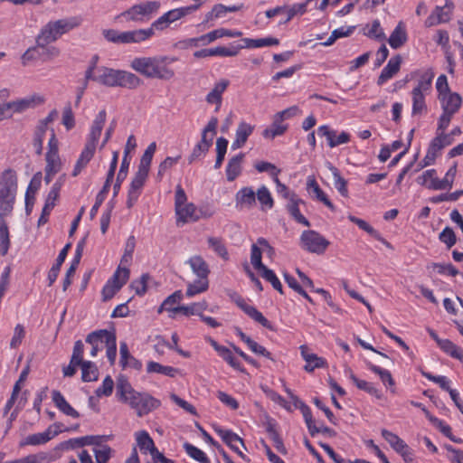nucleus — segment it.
Here are the masks:
<instances>
[{"instance_id":"f257e3e1","label":"nucleus","mask_w":463,"mask_h":463,"mask_svg":"<svg viewBox=\"0 0 463 463\" xmlns=\"http://www.w3.org/2000/svg\"><path fill=\"white\" fill-rule=\"evenodd\" d=\"M117 396L142 417L160 406V401L146 392H136L126 379H118L117 383Z\"/></svg>"},{"instance_id":"f03ea898","label":"nucleus","mask_w":463,"mask_h":463,"mask_svg":"<svg viewBox=\"0 0 463 463\" xmlns=\"http://www.w3.org/2000/svg\"><path fill=\"white\" fill-rule=\"evenodd\" d=\"M106 121V111L102 109L96 116L93 121L89 138L85 144L84 149L81 151L80 157L78 158L74 169L72 171V176H77L86 167L89 162L94 156L96 150V144L101 135L103 126Z\"/></svg>"},{"instance_id":"7ed1b4c3","label":"nucleus","mask_w":463,"mask_h":463,"mask_svg":"<svg viewBox=\"0 0 463 463\" xmlns=\"http://www.w3.org/2000/svg\"><path fill=\"white\" fill-rule=\"evenodd\" d=\"M95 81L108 87H121L130 90L137 89L142 83L141 79L132 72L108 67L98 69Z\"/></svg>"},{"instance_id":"20e7f679","label":"nucleus","mask_w":463,"mask_h":463,"mask_svg":"<svg viewBox=\"0 0 463 463\" xmlns=\"http://www.w3.org/2000/svg\"><path fill=\"white\" fill-rule=\"evenodd\" d=\"M17 192V176L13 169L5 170L0 176V214L9 215Z\"/></svg>"},{"instance_id":"39448f33","label":"nucleus","mask_w":463,"mask_h":463,"mask_svg":"<svg viewBox=\"0 0 463 463\" xmlns=\"http://www.w3.org/2000/svg\"><path fill=\"white\" fill-rule=\"evenodd\" d=\"M160 8L158 1H146L134 5L117 16L126 22H144L150 19L151 15Z\"/></svg>"},{"instance_id":"423d86ee","label":"nucleus","mask_w":463,"mask_h":463,"mask_svg":"<svg viewBox=\"0 0 463 463\" xmlns=\"http://www.w3.org/2000/svg\"><path fill=\"white\" fill-rule=\"evenodd\" d=\"M72 27L73 25L70 24V23L65 20H58L47 24L36 38L37 46L44 47L50 43L56 41L59 36L65 33Z\"/></svg>"},{"instance_id":"0eeeda50","label":"nucleus","mask_w":463,"mask_h":463,"mask_svg":"<svg viewBox=\"0 0 463 463\" xmlns=\"http://www.w3.org/2000/svg\"><path fill=\"white\" fill-rule=\"evenodd\" d=\"M301 247L311 253L323 254L330 242L314 230L304 231L300 236Z\"/></svg>"},{"instance_id":"6e6552de","label":"nucleus","mask_w":463,"mask_h":463,"mask_svg":"<svg viewBox=\"0 0 463 463\" xmlns=\"http://www.w3.org/2000/svg\"><path fill=\"white\" fill-rule=\"evenodd\" d=\"M175 61H177L175 57L156 56L151 79L171 80L175 76V71L169 67V64Z\"/></svg>"},{"instance_id":"1a4fd4ad","label":"nucleus","mask_w":463,"mask_h":463,"mask_svg":"<svg viewBox=\"0 0 463 463\" xmlns=\"http://www.w3.org/2000/svg\"><path fill=\"white\" fill-rule=\"evenodd\" d=\"M234 302L245 314H247L254 321L260 324L263 327L270 331H275L274 326L262 315V313L257 310V308H255L253 306L247 304L246 301L241 296H237L234 298Z\"/></svg>"},{"instance_id":"9d476101","label":"nucleus","mask_w":463,"mask_h":463,"mask_svg":"<svg viewBox=\"0 0 463 463\" xmlns=\"http://www.w3.org/2000/svg\"><path fill=\"white\" fill-rule=\"evenodd\" d=\"M234 302L245 314H247L254 321L260 324L263 327L270 331H275L274 326L262 315V313L257 310V308H255L253 306L247 304L246 301L241 296H237L234 298Z\"/></svg>"},{"instance_id":"9b49d317","label":"nucleus","mask_w":463,"mask_h":463,"mask_svg":"<svg viewBox=\"0 0 463 463\" xmlns=\"http://www.w3.org/2000/svg\"><path fill=\"white\" fill-rule=\"evenodd\" d=\"M241 47H235V45H232L231 47L218 46L196 51L194 52V56L198 59L210 56L234 57L239 53Z\"/></svg>"},{"instance_id":"f8f14e48","label":"nucleus","mask_w":463,"mask_h":463,"mask_svg":"<svg viewBox=\"0 0 463 463\" xmlns=\"http://www.w3.org/2000/svg\"><path fill=\"white\" fill-rule=\"evenodd\" d=\"M317 134L321 137H326L328 141V146L330 147H335L336 146L345 144L350 140V135L347 132L343 131L338 136H336V132L331 130L328 126H321L317 129Z\"/></svg>"},{"instance_id":"ddd939ff","label":"nucleus","mask_w":463,"mask_h":463,"mask_svg":"<svg viewBox=\"0 0 463 463\" xmlns=\"http://www.w3.org/2000/svg\"><path fill=\"white\" fill-rule=\"evenodd\" d=\"M438 99L440 102L443 112L451 115L456 114L462 104V98L457 92L447 93Z\"/></svg>"},{"instance_id":"4468645a","label":"nucleus","mask_w":463,"mask_h":463,"mask_svg":"<svg viewBox=\"0 0 463 463\" xmlns=\"http://www.w3.org/2000/svg\"><path fill=\"white\" fill-rule=\"evenodd\" d=\"M402 61V57L400 54L392 57L378 77L377 84L383 85L385 81L392 78L400 71Z\"/></svg>"},{"instance_id":"2eb2a0df","label":"nucleus","mask_w":463,"mask_h":463,"mask_svg":"<svg viewBox=\"0 0 463 463\" xmlns=\"http://www.w3.org/2000/svg\"><path fill=\"white\" fill-rule=\"evenodd\" d=\"M154 35L152 29H138L120 33L119 43H141Z\"/></svg>"},{"instance_id":"dca6fc26","label":"nucleus","mask_w":463,"mask_h":463,"mask_svg":"<svg viewBox=\"0 0 463 463\" xmlns=\"http://www.w3.org/2000/svg\"><path fill=\"white\" fill-rule=\"evenodd\" d=\"M109 334L110 331L107 329H99L90 333L86 336V343L91 345L90 355L92 357H95L98 354L100 350V344L104 343L106 345L107 338Z\"/></svg>"},{"instance_id":"f3484780","label":"nucleus","mask_w":463,"mask_h":463,"mask_svg":"<svg viewBox=\"0 0 463 463\" xmlns=\"http://www.w3.org/2000/svg\"><path fill=\"white\" fill-rule=\"evenodd\" d=\"M300 350L301 355L307 363L304 366L305 371L310 373L316 368H324L327 365L326 361L323 357H319L316 354L309 353L307 346L301 345Z\"/></svg>"},{"instance_id":"a211bd4d","label":"nucleus","mask_w":463,"mask_h":463,"mask_svg":"<svg viewBox=\"0 0 463 463\" xmlns=\"http://www.w3.org/2000/svg\"><path fill=\"white\" fill-rule=\"evenodd\" d=\"M230 84L228 80H221L215 83L213 90L206 95L205 100L208 104H215V111L221 108L222 101V93L226 90Z\"/></svg>"},{"instance_id":"6ab92c4d","label":"nucleus","mask_w":463,"mask_h":463,"mask_svg":"<svg viewBox=\"0 0 463 463\" xmlns=\"http://www.w3.org/2000/svg\"><path fill=\"white\" fill-rule=\"evenodd\" d=\"M254 126L241 121L236 129L235 139L232 143V149L236 150L241 148L248 140V137L252 134Z\"/></svg>"},{"instance_id":"aec40b11","label":"nucleus","mask_w":463,"mask_h":463,"mask_svg":"<svg viewBox=\"0 0 463 463\" xmlns=\"http://www.w3.org/2000/svg\"><path fill=\"white\" fill-rule=\"evenodd\" d=\"M155 60L156 56L135 58L131 61L130 67L141 75L151 79Z\"/></svg>"},{"instance_id":"412c9836","label":"nucleus","mask_w":463,"mask_h":463,"mask_svg":"<svg viewBox=\"0 0 463 463\" xmlns=\"http://www.w3.org/2000/svg\"><path fill=\"white\" fill-rule=\"evenodd\" d=\"M307 190L309 194L312 193L315 194V198L322 202L331 211H335V207L332 202L327 198L323 190L320 188L314 175H309L307 180Z\"/></svg>"},{"instance_id":"4be33fe9","label":"nucleus","mask_w":463,"mask_h":463,"mask_svg":"<svg viewBox=\"0 0 463 463\" xmlns=\"http://www.w3.org/2000/svg\"><path fill=\"white\" fill-rule=\"evenodd\" d=\"M217 433L222 438L223 442L226 443L233 451H235L242 458H245L242 451H241L238 445H236L238 442L241 445L242 448L246 449L241 438H240L236 433L228 430H218Z\"/></svg>"},{"instance_id":"5701e85b","label":"nucleus","mask_w":463,"mask_h":463,"mask_svg":"<svg viewBox=\"0 0 463 463\" xmlns=\"http://www.w3.org/2000/svg\"><path fill=\"white\" fill-rule=\"evenodd\" d=\"M244 157L245 155L243 153H240L232 156L228 161L226 166V178L229 182L234 181L241 174Z\"/></svg>"},{"instance_id":"b1692460","label":"nucleus","mask_w":463,"mask_h":463,"mask_svg":"<svg viewBox=\"0 0 463 463\" xmlns=\"http://www.w3.org/2000/svg\"><path fill=\"white\" fill-rule=\"evenodd\" d=\"M175 214L177 225L180 222L186 223L189 222H196L200 219V216L196 214V207L192 203H185L179 207V209H176Z\"/></svg>"},{"instance_id":"393cba45","label":"nucleus","mask_w":463,"mask_h":463,"mask_svg":"<svg viewBox=\"0 0 463 463\" xmlns=\"http://www.w3.org/2000/svg\"><path fill=\"white\" fill-rule=\"evenodd\" d=\"M299 204H305V202L298 198V196L292 197L287 204V210L290 216L298 223L303 224L306 227L310 226L309 221L301 214L299 211Z\"/></svg>"},{"instance_id":"a878e982","label":"nucleus","mask_w":463,"mask_h":463,"mask_svg":"<svg viewBox=\"0 0 463 463\" xmlns=\"http://www.w3.org/2000/svg\"><path fill=\"white\" fill-rule=\"evenodd\" d=\"M213 145V138L210 137H201V140L194 146L192 153L188 156L187 160L189 164H193L194 161L201 159L209 151L210 147Z\"/></svg>"},{"instance_id":"bb28decb","label":"nucleus","mask_w":463,"mask_h":463,"mask_svg":"<svg viewBox=\"0 0 463 463\" xmlns=\"http://www.w3.org/2000/svg\"><path fill=\"white\" fill-rule=\"evenodd\" d=\"M52 402L55 406L65 415L72 418H79L80 413L72 408L70 403L65 400L60 391L54 390L52 392Z\"/></svg>"},{"instance_id":"cd10ccee","label":"nucleus","mask_w":463,"mask_h":463,"mask_svg":"<svg viewBox=\"0 0 463 463\" xmlns=\"http://www.w3.org/2000/svg\"><path fill=\"white\" fill-rule=\"evenodd\" d=\"M237 207L250 208L255 204L256 194L251 187H243L235 195Z\"/></svg>"},{"instance_id":"c85d7f7f","label":"nucleus","mask_w":463,"mask_h":463,"mask_svg":"<svg viewBox=\"0 0 463 463\" xmlns=\"http://www.w3.org/2000/svg\"><path fill=\"white\" fill-rule=\"evenodd\" d=\"M408 40L405 25L402 22H399L397 26L391 33L388 43L392 49H399Z\"/></svg>"},{"instance_id":"c756f323","label":"nucleus","mask_w":463,"mask_h":463,"mask_svg":"<svg viewBox=\"0 0 463 463\" xmlns=\"http://www.w3.org/2000/svg\"><path fill=\"white\" fill-rule=\"evenodd\" d=\"M188 263L194 274L199 279H208L210 269L206 261L199 255L193 256L189 259Z\"/></svg>"},{"instance_id":"7c9ffc66","label":"nucleus","mask_w":463,"mask_h":463,"mask_svg":"<svg viewBox=\"0 0 463 463\" xmlns=\"http://www.w3.org/2000/svg\"><path fill=\"white\" fill-rule=\"evenodd\" d=\"M348 219L352 222L355 223L360 229L366 232L371 236H373L375 240L381 241L387 248H392L391 243L389 241H387L384 238H383L382 235L375 229H373L368 222H366L364 220L357 218L354 215H349Z\"/></svg>"},{"instance_id":"2f4dec72","label":"nucleus","mask_w":463,"mask_h":463,"mask_svg":"<svg viewBox=\"0 0 463 463\" xmlns=\"http://www.w3.org/2000/svg\"><path fill=\"white\" fill-rule=\"evenodd\" d=\"M241 42H243V45H236L235 47H241V50L243 48H260L264 46H273L278 45L279 43V39L274 37L260 39L243 38Z\"/></svg>"},{"instance_id":"473e14b6","label":"nucleus","mask_w":463,"mask_h":463,"mask_svg":"<svg viewBox=\"0 0 463 463\" xmlns=\"http://www.w3.org/2000/svg\"><path fill=\"white\" fill-rule=\"evenodd\" d=\"M327 168L334 177V185L339 194L344 197H348L347 181L340 175L339 170L331 163H327Z\"/></svg>"},{"instance_id":"72a5a7b5","label":"nucleus","mask_w":463,"mask_h":463,"mask_svg":"<svg viewBox=\"0 0 463 463\" xmlns=\"http://www.w3.org/2000/svg\"><path fill=\"white\" fill-rule=\"evenodd\" d=\"M208 307L206 301L193 303L189 306H178L174 309V313H182L184 316L197 315L201 317L203 311Z\"/></svg>"},{"instance_id":"f704fd0d","label":"nucleus","mask_w":463,"mask_h":463,"mask_svg":"<svg viewBox=\"0 0 463 463\" xmlns=\"http://www.w3.org/2000/svg\"><path fill=\"white\" fill-rule=\"evenodd\" d=\"M28 373H29V367L27 366L22 371V373L19 376V379L16 381V383L14 385L11 397L9 398V400L7 401V402L5 406V414H6L14 406V404L17 399V396L21 391V384L25 381Z\"/></svg>"},{"instance_id":"c9c22d12","label":"nucleus","mask_w":463,"mask_h":463,"mask_svg":"<svg viewBox=\"0 0 463 463\" xmlns=\"http://www.w3.org/2000/svg\"><path fill=\"white\" fill-rule=\"evenodd\" d=\"M438 345L447 354L461 362L463 361V350L449 339H442L441 341H439Z\"/></svg>"},{"instance_id":"e433bc0d","label":"nucleus","mask_w":463,"mask_h":463,"mask_svg":"<svg viewBox=\"0 0 463 463\" xmlns=\"http://www.w3.org/2000/svg\"><path fill=\"white\" fill-rule=\"evenodd\" d=\"M146 371L148 373H157L169 377H175V375L180 372L178 368L162 365L159 363L150 361L147 363Z\"/></svg>"},{"instance_id":"4c0bfd02","label":"nucleus","mask_w":463,"mask_h":463,"mask_svg":"<svg viewBox=\"0 0 463 463\" xmlns=\"http://www.w3.org/2000/svg\"><path fill=\"white\" fill-rule=\"evenodd\" d=\"M382 436L397 453L406 449L408 446L398 435L385 429L382 430Z\"/></svg>"},{"instance_id":"58836bf2","label":"nucleus","mask_w":463,"mask_h":463,"mask_svg":"<svg viewBox=\"0 0 463 463\" xmlns=\"http://www.w3.org/2000/svg\"><path fill=\"white\" fill-rule=\"evenodd\" d=\"M349 377L358 389L364 391L371 395L375 396L377 399L382 398V392L378 389H376L373 383L366 382L364 380H360L351 371Z\"/></svg>"},{"instance_id":"ea45409f","label":"nucleus","mask_w":463,"mask_h":463,"mask_svg":"<svg viewBox=\"0 0 463 463\" xmlns=\"http://www.w3.org/2000/svg\"><path fill=\"white\" fill-rule=\"evenodd\" d=\"M0 214V252L5 256L10 247L9 231L5 217Z\"/></svg>"},{"instance_id":"a19ab883","label":"nucleus","mask_w":463,"mask_h":463,"mask_svg":"<svg viewBox=\"0 0 463 463\" xmlns=\"http://www.w3.org/2000/svg\"><path fill=\"white\" fill-rule=\"evenodd\" d=\"M81 380L85 383L94 382L99 378L98 367L93 362L87 361L80 364Z\"/></svg>"},{"instance_id":"79ce46f5","label":"nucleus","mask_w":463,"mask_h":463,"mask_svg":"<svg viewBox=\"0 0 463 463\" xmlns=\"http://www.w3.org/2000/svg\"><path fill=\"white\" fill-rule=\"evenodd\" d=\"M200 6H201V4H195V5H192L189 6L170 10L167 13H165V14L166 15V17L168 18V20L171 24V23L175 22V21L181 19L182 17L196 11Z\"/></svg>"},{"instance_id":"37998d69","label":"nucleus","mask_w":463,"mask_h":463,"mask_svg":"<svg viewBox=\"0 0 463 463\" xmlns=\"http://www.w3.org/2000/svg\"><path fill=\"white\" fill-rule=\"evenodd\" d=\"M445 139H449V136L445 133H438L437 137L431 140L428 147V151L430 153L432 152L433 155L438 156V154L442 150L443 147L450 145V140L445 142Z\"/></svg>"},{"instance_id":"c03bdc74","label":"nucleus","mask_w":463,"mask_h":463,"mask_svg":"<svg viewBox=\"0 0 463 463\" xmlns=\"http://www.w3.org/2000/svg\"><path fill=\"white\" fill-rule=\"evenodd\" d=\"M35 99H38L39 102H43V99L40 97H32L28 99H23L16 101L7 102L9 106V112H22L26 109L33 107Z\"/></svg>"},{"instance_id":"a18cd8bd","label":"nucleus","mask_w":463,"mask_h":463,"mask_svg":"<svg viewBox=\"0 0 463 463\" xmlns=\"http://www.w3.org/2000/svg\"><path fill=\"white\" fill-rule=\"evenodd\" d=\"M280 119L274 117L273 123L271 126L263 130L262 136L266 138H274L277 136H281L287 130L288 127L281 124Z\"/></svg>"},{"instance_id":"49530a36","label":"nucleus","mask_w":463,"mask_h":463,"mask_svg":"<svg viewBox=\"0 0 463 463\" xmlns=\"http://www.w3.org/2000/svg\"><path fill=\"white\" fill-rule=\"evenodd\" d=\"M412 95V116L420 115L427 110L424 94L420 90L411 91Z\"/></svg>"},{"instance_id":"de8ad7c7","label":"nucleus","mask_w":463,"mask_h":463,"mask_svg":"<svg viewBox=\"0 0 463 463\" xmlns=\"http://www.w3.org/2000/svg\"><path fill=\"white\" fill-rule=\"evenodd\" d=\"M137 444L141 450L151 451L156 448L154 440L146 430H141L136 433Z\"/></svg>"},{"instance_id":"09e8293b","label":"nucleus","mask_w":463,"mask_h":463,"mask_svg":"<svg viewBox=\"0 0 463 463\" xmlns=\"http://www.w3.org/2000/svg\"><path fill=\"white\" fill-rule=\"evenodd\" d=\"M262 250V247L258 244V241L251 245L250 262L259 272L267 268L261 260Z\"/></svg>"},{"instance_id":"8fccbe9b","label":"nucleus","mask_w":463,"mask_h":463,"mask_svg":"<svg viewBox=\"0 0 463 463\" xmlns=\"http://www.w3.org/2000/svg\"><path fill=\"white\" fill-rule=\"evenodd\" d=\"M434 78V72L431 69L424 71L418 82V85L412 90L414 91L420 90V92L423 93L429 91L431 89L432 80Z\"/></svg>"},{"instance_id":"3c124183","label":"nucleus","mask_w":463,"mask_h":463,"mask_svg":"<svg viewBox=\"0 0 463 463\" xmlns=\"http://www.w3.org/2000/svg\"><path fill=\"white\" fill-rule=\"evenodd\" d=\"M228 140L223 137H218L216 140V160L214 164V168L219 169L225 157V154L227 152Z\"/></svg>"},{"instance_id":"603ef678","label":"nucleus","mask_w":463,"mask_h":463,"mask_svg":"<svg viewBox=\"0 0 463 463\" xmlns=\"http://www.w3.org/2000/svg\"><path fill=\"white\" fill-rule=\"evenodd\" d=\"M129 167V160L126 158V156L123 157L121 165L119 168V171L117 175L116 183L113 186V197H116L120 190L121 183L125 180L128 175V170Z\"/></svg>"},{"instance_id":"864d4df0","label":"nucleus","mask_w":463,"mask_h":463,"mask_svg":"<svg viewBox=\"0 0 463 463\" xmlns=\"http://www.w3.org/2000/svg\"><path fill=\"white\" fill-rule=\"evenodd\" d=\"M156 142H152L147 148L145 150L143 156H141L140 163L138 165V169L146 171L149 173L150 165L153 159V156L156 152Z\"/></svg>"},{"instance_id":"5fc2aeb1","label":"nucleus","mask_w":463,"mask_h":463,"mask_svg":"<svg viewBox=\"0 0 463 463\" xmlns=\"http://www.w3.org/2000/svg\"><path fill=\"white\" fill-rule=\"evenodd\" d=\"M299 410L301 411L303 417L305 419L308 431L312 437L317 434V427L315 424V420L312 417V412L310 408L306 403H301L299 405Z\"/></svg>"},{"instance_id":"6e6d98bb","label":"nucleus","mask_w":463,"mask_h":463,"mask_svg":"<svg viewBox=\"0 0 463 463\" xmlns=\"http://www.w3.org/2000/svg\"><path fill=\"white\" fill-rule=\"evenodd\" d=\"M183 298L181 290H176L170 296H168L160 306L158 312L161 313L163 309L174 312L176 307L175 304L179 303Z\"/></svg>"},{"instance_id":"4d7b16f0","label":"nucleus","mask_w":463,"mask_h":463,"mask_svg":"<svg viewBox=\"0 0 463 463\" xmlns=\"http://www.w3.org/2000/svg\"><path fill=\"white\" fill-rule=\"evenodd\" d=\"M51 430L52 427H49L44 432L29 435L24 444L40 445L48 442L52 439Z\"/></svg>"},{"instance_id":"13d9d810","label":"nucleus","mask_w":463,"mask_h":463,"mask_svg":"<svg viewBox=\"0 0 463 463\" xmlns=\"http://www.w3.org/2000/svg\"><path fill=\"white\" fill-rule=\"evenodd\" d=\"M107 357L110 365H113L117 357V337L115 332H110L106 342Z\"/></svg>"},{"instance_id":"bf43d9fd","label":"nucleus","mask_w":463,"mask_h":463,"mask_svg":"<svg viewBox=\"0 0 463 463\" xmlns=\"http://www.w3.org/2000/svg\"><path fill=\"white\" fill-rule=\"evenodd\" d=\"M184 449L185 452L194 459L199 461L200 463H210L209 458L206 457L203 451L195 446L185 442L184 444Z\"/></svg>"},{"instance_id":"052dcab7","label":"nucleus","mask_w":463,"mask_h":463,"mask_svg":"<svg viewBox=\"0 0 463 463\" xmlns=\"http://www.w3.org/2000/svg\"><path fill=\"white\" fill-rule=\"evenodd\" d=\"M453 7L454 4L450 0H446L444 6H436L434 13L436 14L440 23H447L450 20V14Z\"/></svg>"},{"instance_id":"680f3d73","label":"nucleus","mask_w":463,"mask_h":463,"mask_svg":"<svg viewBox=\"0 0 463 463\" xmlns=\"http://www.w3.org/2000/svg\"><path fill=\"white\" fill-rule=\"evenodd\" d=\"M421 374L426 379L438 383L439 387L443 390L450 393V392L454 391V389H451L449 386V381L446 376L441 375H433L432 373L425 371H421Z\"/></svg>"},{"instance_id":"e2e57ef3","label":"nucleus","mask_w":463,"mask_h":463,"mask_svg":"<svg viewBox=\"0 0 463 463\" xmlns=\"http://www.w3.org/2000/svg\"><path fill=\"white\" fill-rule=\"evenodd\" d=\"M209 288L208 279H197L193 283H190L186 289V296L193 297L196 294L206 291Z\"/></svg>"},{"instance_id":"0e129e2a","label":"nucleus","mask_w":463,"mask_h":463,"mask_svg":"<svg viewBox=\"0 0 463 463\" xmlns=\"http://www.w3.org/2000/svg\"><path fill=\"white\" fill-rule=\"evenodd\" d=\"M260 276L265 280H267L268 282H269L271 284V286L273 287L274 289L279 291L280 294L284 293L281 282L279 281V279H278V277L276 276V274L274 273V271L272 269H269V268H265L264 269L260 271Z\"/></svg>"},{"instance_id":"69168bd1","label":"nucleus","mask_w":463,"mask_h":463,"mask_svg":"<svg viewBox=\"0 0 463 463\" xmlns=\"http://www.w3.org/2000/svg\"><path fill=\"white\" fill-rule=\"evenodd\" d=\"M180 159L181 155H178L176 156H167L164 161H162L158 166L156 179L161 181L165 173L171 169L175 165H176Z\"/></svg>"},{"instance_id":"338daca9","label":"nucleus","mask_w":463,"mask_h":463,"mask_svg":"<svg viewBox=\"0 0 463 463\" xmlns=\"http://www.w3.org/2000/svg\"><path fill=\"white\" fill-rule=\"evenodd\" d=\"M368 25H366L364 28V34L371 39H375L378 41H383L385 40V33H383V29L381 28V24L379 20H374L372 23V27L367 32L365 31Z\"/></svg>"},{"instance_id":"774afa93","label":"nucleus","mask_w":463,"mask_h":463,"mask_svg":"<svg viewBox=\"0 0 463 463\" xmlns=\"http://www.w3.org/2000/svg\"><path fill=\"white\" fill-rule=\"evenodd\" d=\"M209 246L223 260H228V250L220 238L210 237L208 238Z\"/></svg>"}]
</instances>
